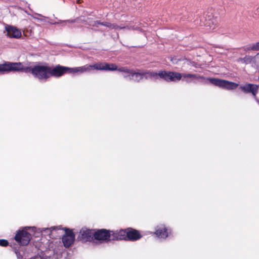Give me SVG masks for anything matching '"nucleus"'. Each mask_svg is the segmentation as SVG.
I'll return each mask as SVG.
<instances>
[{
    "label": "nucleus",
    "instance_id": "7",
    "mask_svg": "<svg viewBox=\"0 0 259 259\" xmlns=\"http://www.w3.org/2000/svg\"><path fill=\"white\" fill-rule=\"evenodd\" d=\"M158 76L167 82H176L182 79V74L179 72L160 70Z\"/></svg>",
    "mask_w": 259,
    "mask_h": 259
},
{
    "label": "nucleus",
    "instance_id": "19",
    "mask_svg": "<svg viewBox=\"0 0 259 259\" xmlns=\"http://www.w3.org/2000/svg\"><path fill=\"white\" fill-rule=\"evenodd\" d=\"M29 259H45V257L43 255L37 254V255L30 258Z\"/></svg>",
    "mask_w": 259,
    "mask_h": 259
},
{
    "label": "nucleus",
    "instance_id": "25",
    "mask_svg": "<svg viewBox=\"0 0 259 259\" xmlns=\"http://www.w3.org/2000/svg\"><path fill=\"white\" fill-rule=\"evenodd\" d=\"M60 229V228H59L58 227H51L49 229V230H50V232L52 234V232L53 231H56V230H59Z\"/></svg>",
    "mask_w": 259,
    "mask_h": 259
},
{
    "label": "nucleus",
    "instance_id": "8",
    "mask_svg": "<svg viewBox=\"0 0 259 259\" xmlns=\"http://www.w3.org/2000/svg\"><path fill=\"white\" fill-rule=\"evenodd\" d=\"M95 229L82 228L79 232L77 239L83 242H92L94 240Z\"/></svg>",
    "mask_w": 259,
    "mask_h": 259
},
{
    "label": "nucleus",
    "instance_id": "26",
    "mask_svg": "<svg viewBox=\"0 0 259 259\" xmlns=\"http://www.w3.org/2000/svg\"><path fill=\"white\" fill-rule=\"evenodd\" d=\"M83 2V0H77V3L78 4H81Z\"/></svg>",
    "mask_w": 259,
    "mask_h": 259
},
{
    "label": "nucleus",
    "instance_id": "14",
    "mask_svg": "<svg viewBox=\"0 0 259 259\" xmlns=\"http://www.w3.org/2000/svg\"><path fill=\"white\" fill-rule=\"evenodd\" d=\"M140 74L144 75V76L146 75V78H147L148 77L149 78H156L157 76H158V73L153 72V71H142L141 72H138V74H137V75H139Z\"/></svg>",
    "mask_w": 259,
    "mask_h": 259
},
{
    "label": "nucleus",
    "instance_id": "6",
    "mask_svg": "<svg viewBox=\"0 0 259 259\" xmlns=\"http://www.w3.org/2000/svg\"><path fill=\"white\" fill-rule=\"evenodd\" d=\"M31 239V234L27 231V228L25 227L22 230L16 231L14 237L15 240L18 244L21 246L27 245L29 244Z\"/></svg>",
    "mask_w": 259,
    "mask_h": 259
},
{
    "label": "nucleus",
    "instance_id": "5",
    "mask_svg": "<svg viewBox=\"0 0 259 259\" xmlns=\"http://www.w3.org/2000/svg\"><path fill=\"white\" fill-rule=\"evenodd\" d=\"M94 240L101 243L117 240V230L113 231L105 229H95Z\"/></svg>",
    "mask_w": 259,
    "mask_h": 259
},
{
    "label": "nucleus",
    "instance_id": "9",
    "mask_svg": "<svg viewBox=\"0 0 259 259\" xmlns=\"http://www.w3.org/2000/svg\"><path fill=\"white\" fill-rule=\"evenodd\" d=\"M65 234L62 237V241L63 245L66 248L69 247L74 242L75 240V234L73 231L69 228H65Z\"/></svg>",
    "mask_w": 259,
    "mask_h": 259
},
{
    "label": "nucleus",
    "instance_id": "11",
    "mask_svg": "<svg viewBox=\"0 0 259 259\" xmlns=\"http://www.w3.org/2000/svg\"><path fill=\"white\" fill-rule=\"evenodd\" d=\"M240 89L244 93H251L252 95L255 97L257 93L258 87L256 84L248 83L244 85H241Z\"/></svg>",
    "mask_w": 259,
    "mask_h": 259
},
{
    "label": "nucleus",
    "instance_id": "27",
    "mask_svg": "<svg viewBox=\"0 0 259 259\" xmlns=\"http://www.w3.org/2000/svg\"><path fill=\"white\" fill-rule=\"evenodd\" d=\"M15 253L17 254H18V250H16V251H15Z\"/></svg>",
    "mask_w": 259,
    "mask_h": 259
},
{
    "label": "nucleus",
    "instance_id": "16",
    "mask_svg": "<svg viewBox=\"0 0 259 259\" xmlns=\"http://www.w3.org/2000/svg\"><path fill=\"white\" fill-rule=\"evenodd\" d=\"M116 70H118L121 72L129 73L132 77H134V74L137 75V74H138V72H135L133 70L130 69L126 67H121L119 68L117 67V69Z\"/></svg>",
    "mask_w": 259,
    "mask_h": 259
},
{
    "label": "nucleus",
    "instance_id": "2",
    "mask_svg": "<svg viewBox=\"0 0 259 259\" xmlns=\"http://www.w3.org/2000/svg\"><path fill=\"white\" fill-rule=\"evenodd\" d=\"M93 69L114 71L117 69V65L113 63L109 64L105 62H99L93 65L86 64L80 67L70 68L58 64L55 66V77L59 78L67 73H83L86 72H90Z\"/></svg>",
    "mask_w": 259,
    "mask_h": 259
},
{
    "label": "nucleus",
    "instance_id": "18",
    "mask_svg": "<svg viewBox=\"0 0 259 259\" xmlns=\"http://www.w3.org/2000/svg\"><path fill=\"white\" fill-rule=\"evenodd\" d=\"M259 50V42L252 44V51Z\"/></svg>",
    "mask_w": 259,
    "mask_h": 259
},
{
    "label": "nucleus",
    "instance_id": "13",
    "mask_svg": "<svg viewBox=\"0 0 259 259\" xmlns=\"http://www.w3.org/2000/svg\"><path fill=\"white\" fill-rule=\"evenodd\" d=\"M102 26H104L110 29H135V28L134 27H128V26H119L116 23H111L109 22L105 21L102 22Z\"/></svg>",
    "mask_w": 259,
    "mask_h": 259
},
{
    "label": "nucleus",
    "instance_id": "21",
    "mask_svg": "<svg viewBox=\"0 0 259 259\" xmlns=\"http://www.w3.org/2000/svg\"><path fill=\"white\" fill-rule=\"evenodd\" d=\"M245 51H252V45L251 46H247L242 48Z\"/></svg>",
    "mask_w": 259,
    "mask_h": 259
},
{
    "label": "nucleus",
    "instance_id": "12",
    "mask_svg": "<svg viewBox=\"0 0 259 259\" xmlns=\"http://www.w3.org/2000/svg\"><path fill=\"white\" fill-rule=\"evenodd\" d=\"M168 229L164 225L158 226L154 232V234L159 238L165 239L167 238L169 234Z\"/></svg>",
    "mask_w": 259,
    "mask_h": 259
},
{
    "label": "nucleus",
    "instance_id": "17",
    "mask_svg": "<svg viewBox=\"0 0 259 259\" xmlns=\"http://www.w3.org/2000/svg\"><path fill=\"white\" fill-rule=\"evenodd\" d=\"M9 245V242L6 239H0V246L6 247Z\"/></svg>",
    "mask_w": 259,
    "mask_h": 259
},
{
    "label": "nucleus",
    "instance_id": "15",
    "mask_svg": "<svg viewBox=\"0 0 259 259\" xmlns=\"http://www.w3.org/2000/svg\"><path fill=\"white\" fill-rule=\"evenodd\" d=\"M252 57L249 55H246L243 58H239L237 61L238 63H241L242 64H248L251 63L252 61Z\"/></svg>",
    "mask_w": 259,
    "mask_h": 259
},
{
    "label": "nucleus",
    "instance_id": "20",
    "mask_svg": "<svg viewBox=\"0 0 259 259\" xmlns=\"http://www.w3.org/2000/svg\"><path fill=\"white\" fill-rule=\"evenodd\" d=\"M102 22L99 20H97L94 21V23L93 24L92 26L93 27H98L99 25H102Z\"/></svg>",
    "mask_w": 259,
    "mask_h": 259
},
{
    "label": "nucleus",
    "instance_id": "4",
    "mask_svg": "<svg viewBox=\"0 0 259 259\" xmlns=\"http://www.w3.org/2000/svg\"><path fill=\"white\" fill-rule=\"evenodd\" d=\"M142 237V235L139 230L131 227L117 230V240L135 241L140 239Z\"/></svg>",
    "mask_w": 259,
    "mask_h": 259
},
{
    "label": "nucleus",
    "instance_id": "10",
    "mask_svg": "<svg viewBox=\"0 0 259 259\" xmlns=\"http://www.w3.org/2000/svg\"><path fill=\"white\" fill-rule=\"evenodd\" d=\"M7 36L10 38H19L21 36V31L16 27L8 25L5 27Z\"/></svg>",
    "mask_w": 259,
    "mask_h": 259
},
{
    "label": "nucleus",
    "instance_id": "1",
    "mask_svg": "<svg viewBox=\"0 0 259 259\" xmlns=\"http://www.w3.org/2000/svg\"><path fill=\"white\" fill-rule=\"evenodd\" d=\"M23 71L30 73L39 80H47L51 77H55V66L51 67L47 65H35L33 67H24L21 62H5L0 64V74H4L10 72Z\"/></svg>",
    "mask_w": 259,
    "mask_h": 259
},
{
    "label": "nucleus",
    "instance_id": "28",
    "mask_svg": "<svg viewBox=\"0 0 259 259\" xmlns=\"http://www.w3.org/2000/svg\"><path fill=\"white\" fill-rule=\"evenodd\" d=\"M258 79H259V76H258Z\"/></svg>",
    "mask_w": 259,
    "mask_h": 259
},
{
    "label": "nucleus",
    "instance_id": "24",
    "mask_svg": "<svg viewBox=\"0 0 259 259\" xmlns=\"http://www.w3.org/2000/svg\"><path fill=\"white\" fill-rule=\"evenodd\" d=\"M78 19H79V18H76L75 19L67 20L65 21V22L71 23H75V22H77Z\"/></svg>",
    "mask_w": 259,
    "mask_h": 259
},
{
    "label": "nucleus",
    "instance_id": "3",
    "mask_svg": "<svg viewBox=\"0 0 259 259\" xmlns=\"http://www.w3.org/2000/svg\"><path fill=\"white\" fill-rule=\"evenodd\" d=\"M182 77L184 78H190L191 79H201L202 80H209V82L214 85L227 90H234L239 85L238 83L227 80L218 78H206L197 74L183 73L182 74Z\"/></svg>",
    "mask_w": 259,
    "mask_h": 259
},
{
    "label": "nucleus",
    "instance_id": "22",
    "mask_svg": "<svg viewBox=\"0 0 259 259\" xmlns=\"http://www.w3.org/2000/svg\"><path fill=\"white\" fill-rule=\"evenodd\" d=\"M255 62L258 68H259V53L254 57Z\"/></svg>",
    "mask_w": 259,
    "mask_h": 259
},
{
    "label": "nucleus",
    "instance_id": "23",
    "mask_svg": "<svg viewBox=\"0 0 259 259\" xmlns=\"http://www.w3.org/2000/svg\"><path fill=\"white\" fill-rule=\"evenodd\" d=\"M134 76H135L136 78V80L137 81H139L143 79V76H144V75L140 74L139 75H136V74H134Z\"/></svg>",
    "mask_w": 259,
    "mask_h": 259
}]
</instances>
